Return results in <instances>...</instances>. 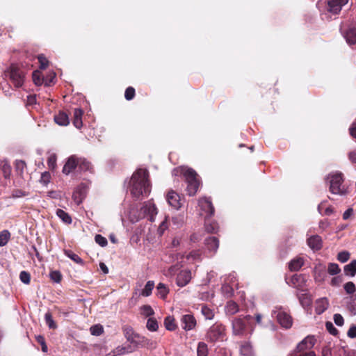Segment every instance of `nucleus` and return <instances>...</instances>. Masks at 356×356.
I'll list each match as a JSON object with an SVG mask.
<instances>
[{"instance_id": "nucleus-46", "label": "nucleus", "mask_w": 356, "mask_h": 356, "mask_svg": "<svg viewBox=\"0 0 356 356\" xmlns=\"http://www.w3.org/2000/svg\"><path fill=\"white\" fill-rule=\"evenodd\" d=\"M90 333L91 334L94 336H99L101 334H102L104 330L103 327L101 325H92L90 329Z\"/></svg>"}, {"instance_id": "nucleus-21", "label": "nucleus", "mask_w": 356, "mask_h": 356, "mask_svg": "<svg viewBox=\"0 0 356 356\" xmlns=\"http://www.w3.org/2000/svg\"><path fill=\"white\" fill-rule=\"evenodd\" d=\"M314 280L316 282H322L326 277L325 268L321 265L316 266L314 268Z\"/></svg>"}, {"instance_id": "nucleus-59", "label": "nucleus", "mask_w": 356, "mask_h": 356, "mask_svg": "<svg viewBox=\"0 0 356 356\" xmlns=\"http://www.w3.org/2000/svg\"><path fill=\"white\" fill-rule=\"evenodd\" d=\"M84 194L81 193V195L77 194V193H73L72 198L76 204H79L82 202L84 199Z\"/></svg>"}, {"instance_id": "nucleus-38", "label": "nucleus", "mask_w": 356, "mask_h": 356, "mask_svg": "<svg viewBox=\"0 0 356 356\" xmlns=\"http://www.w3.org/2000/svg\"><path fill=\"white\" fill-rule=\"evenodd\" d=\"M197 356H208V347L204 342H199L197 348Z\"/></svg>"}, {"instance_id": "nucleus-48", "label": "nucleus", "mask_w": 356, "mask_h": 356, "mask_svg": "<svg viewBox=\"0 0 356 356\" xmlns=\"http://www.w3.org/2000/svg\"><path fill=\"white\" fill-rule=\"evenodd\" d=\"M19 279L22 282L28 284L30 283L31 275L28 272L23 270L19 274Z\"/></svg>"}, {"instance_id": "nucleus-49", "label": "nucleus", "mask_w": 356, "mask_h": 356, "mask_svg": "<svg viewBox=\"0 0 356 356\" xmlns=\"http://www.w3.org/2000/svg\"><path fill=\"white\" fill-rule=\"evenodd\" d=\"M95 241L101 247H105L108 243L107 239L100 234H97L95 236Z\"/></svg>"}, {"instance_id": "nucleus-47", "label": "nucleus", "mask_w": 356, "mask_h": 356, "mask_svg": "<svg viewBox=\"0 0 356 356\" xmlns=\"http://www.w3.org/2000/svg\"><path fill=\"white\" fill-rule=\"evenodd\" d=\"M350 258V253L348 251L340 252L337 255V259L341 262H346Z\"/></svg>"}, {"instance_id": "nucleus-17", "label": "nucleus", "mask_w": 356, "mask_h": 356, "mask_svg": "<svg viewBox=\"0 0 356 356\" xmlns=\"http://www.w3.org/2000/svg\"><path fill=\"white\" fill-rule=\"evenodd\" d=\"M191 279V273L189 270H181L177 276V284L183 287L187 285Z\"/></svg>"}, {"instance_id": "nucleus-60", "label": "nucleus", "mask_w": 356, "mask_h": 356, "mask_svg": "<svg viewBox=\"0 0 356 356\" xmlns=\"http://www.w3.org/2000/svg\"><path fill=\"white\" fill-rule=\"evenodd\" d=\"M74 193H77V194L81 195V193L84 194V197L86 195V186L84 184H81L74 191Z\"/></svg>"}, {"instance_id": "nucleus-58", "label": "nucleus", "mask_w": 356, "mask_h": 356, "mask_svg": "<svg viewBox=\"0 0 356 356\" xmlns=\"http://www.w3.org/2000/svg\"><path fill=\"white\" fill-rule=\"evenodd\" d=\"M33 80L35 85L40 86L43 83V79L40 77L39 72H34L33 73Z\"/></svg>"}, {"instance_id": "nucleus-41", "label": "nucleus", "mask_w": 356, "mask_h": 356, "mask_svg": "<svg viewBox=\"0 0 356 356\" xmlns=\"http://www.w3.org/2000/svg\"><path fill=\"white\" fill-rule=\"evenodd\" d=\"M147 328L148 330L151 332H155L159 328V325L157 321L154 318H149L147 321L146 325Z\"/></svg>"}, {"instance_id": "nucleus-63", "label": "nucleus", "mask_w": 356, "mask_h": 356, "mask_svg": "<svg viewBox=\"0 0 356 356\" xmlns=\"http://www.w3.org/2000/svg\"><path fill=\"white\" fill-rule=\"evenodd\" d=\"M353 213V209H348L343 214V219L348 220Z\"/></svg>"}, {"instance_id": "nucleus-27", "label": "nucleus", "mask_w": 356, "mask_h": 356, "mask_svg": "<svg viewBox=\"0 0 356 356\" xmlns=\"http://www.w3.org/2000/svg\"><path fill=\"white\" fill-rule=\"evenodd\" d=\"M298 298L302 307H309L312 304V298L307 293H298Z\"/></svg>"}, {"instance_id": "nucleus-16", "label": "nucleus", "mask_w": 356, "mask_h": 356, "mask_svg": "<svg viewBox=\"0 0 356 356\" xmlns=\"http://www.w3.org/2000/svg\"><path fill=\"white\" fill-rule=\"evenodd\" d=\"M291 282L293 287L300 290L302 292L304 291L303 288L305 286L306 278L303 275L296 274L293 275L291 278Z\"/></svg>"}, {"instance_id": "nucleus-50", "label": "nucleus", "mask_w": 356, "mask_h": 356, "mask_svg": "<svg viewBox=\"0 0 356 356\" xmlns=\"http://www.w3.org/2000/svg\"><path fill=\"white\" fill-rule=\"evenodd\" d=\"M135 96V89L132 87H128L124 92V97L127 100H131Z\"/></svg>"}, {"instance_id": "nucleus-6", "label": "nucleus", "mask_w": 356, "mask_h": 356, "mask_svg": "<svg viewBox=\"0 0 356 356\" xmlns=\"http://www.w3.org/2000/svg\"><path fill=\"white\" fill-rule=\"evenodd\" d=\"M6 74L9 76L10 81L16 88L22 86L25 75L24 72L19 67L12 65L6 72Z\"/></svg>"}, {"instance_id": "nucleus-22", "label": "nucleus", "mask_w": 356, "mask_h": 356, "mask_svg": "<svg viewBox=\"0 0 356 356\" xmlns=\"http://www.w3.org/2000/svg\"><path fill=\"white\" fill-rule=\"evenodd\" d=\"M134 350L131 346H118L116 348L110 352L106 356H120L127 353H131Z\"/></svg>"}, {"instance_id": "nucleus-26", "label": "nucleus", "mask_w": 356, "mask_h": 356, "mask_svg": "<svg viewBox=\"0 0 356 356\" xmlns=\"http://www.w3.org/2000/svg\"><path fill=\"white\" fill-rule=\"evenodd\" d=\"M343 35L348 44L352 45L356 43V28H350Z\"/></svg>"}, {"instance_id": "nucleus-14", "label": "nucleus", "mask_w": 356, "mask_h": 356, "mask_svg": "<svg viewBox=\"0 0 356 356\" xmlns=\"http://www.w3.org/2000/svg\"><path fill=\"white\" fill-rule=\"evenodd\" d=\"M279 323L285 328H289L292 325V318L289 314L284 311H280L276 315Z\"/></svg>"}, {"instance_id": "nucleus-9", "label": "nucleus", "mask_w": 356, "mask_h": 356, "mask_svg": "<svg viewBox=\"0 0 356 356\" xmlns=\"http://www.w3.org/2000/svg\"><path fill=\"white\" fill-rule=\"evenodd\" d=\"M140 212L144 217H147L149 221L153 222L157 214V209L153 202L149 201L144 203Z\"/></svg>"}, {"instance_id": "nucleus-52", "label": "nucleus", "mask_w": 356, "mask_h": 356, "mask_svg": "<svg viewBox=\"0 0 356 356\" xmlns=\"http://www.w3.org/2000/svg\"><path fill=\"white\" fill-rule=\"evenodd\" d=\"M38 58L40 65V68L42 70L45 69L48 66L49 63L47 58L44 55L41 54L38 56Z\"/></svg>"}, {"instance_id": "nucleus-24", "label": "nucleus", "mask_w": 356, "mask_h": 356, "mask_svg": "<svg viewBox=\"0 0 356 356\" xmlns=\"http://www.w3.org/2000/svg\"><path fill=\"white\" fill-rule=\"evenodd\" d=\"M83 114V111L81 108H76L74 111L73 124L77 129H80L83 125V123H82Z\"/></svg>"}, {"instance_id": "nucleus-42", "label": "nucleus", "mask_w": 356, "mask_h": 356, "mask_svg": "<svg viewBox=\"0 0 356 356\" xmlns=\"http://www.w3.org/2000/svg\"><path fill=\"white\" fill-rule=\"evenodd\" d=\"M140 314L145 317H148L153 316L154 312L150 305H145L140 307Z\"/></svg>"}, {"instance_id": "nucleus-44", "label": "nucleus", "mask_w": 356, "mask_h": 356, "mask_svg": "<svg viewBox=\"0 0 356 356\" xmlns=\"http://www.w3.org/2000/svg\"><path fill=\"white\" fill-rule=\"evenodd\" d=\"M341 269L337 264L330 263L327 267V273L331 275H335L340 273Z\"/></svg>"}, {"instance_id": "nucleus-8", "label": "nucleus", "mask_w": 356, "mask_h": 356, "mask_svg": "<svg viewBox=\"0 0 356 356\" xmlns=\"http://www.w3.org/2000/svg\"><path fill=\"white\" fill-rule=\"evenodd\" d=\"M199 207H200L201 216H204L205 218L211 217L214 213V208L212 205L211 201L209 198L202 197L199 200Z\"/></svg>"}, {"instance_id": "nucleus-54", "label": "nucleus", "mask_w": 356, "mask_h": 356, "mask_svg": "<svg viewBox=\"0 0 356 356\" xmlns=\"http://www.w3.org/2000/svg\"><path fill=\"white\" fill-rule=\"evenodd\" d=\"M2 170H3V172L4 177L6 179L9 178L10 175V172H11V167H10V165L7 162H6L3 165Z\"/></svg>"}, {"instance_id": "nucleus-28", "label": "nucleus", "mask_w": 356, "mask_h": 356, "mask_svg": "<svg viewBox=\"0 0 356 356\" xmlns=\"http://www.w3.org/2000/svg\"><path fill=\"white\" fill-rule=\"evenodd\" d=\"M345 275L353 277L356 274V259L346 265L343 268Z\"/></svg>"}, {"instance_id": "nucleus-10", "label": "nucleus", "mask_w": 356, "mask_h": 356, "mask_svg": "<svg viewBox=\"0 0 356 356\" xmlns=\"http://www.w3.org/2000/svg\"><path fill=\"white\" fill-rule=\"evenodd\" d=\"M316 339L313 336H307L296 346V352H308L314 347Z\"/></svg>"}, {"instance_id": "nucleus-61", "label": "nucleus", "mask_w": 356, "mask_h": 356, "mask_svg": "<svg viewBox=\"0 0 356 356\" xmlns=\"http://www.w3.org/2000/svg\"><path fill=\"white\" fill-rule=\"evenodd\" d=\"M37 341L38 343H40L42 346V350L43 352H47V346L45 343V341H44V339L43 337L39 335L37 337Z\"/></svg>"}, {"instance_id": "nucleus-57", "label": "nucleus", "mask_w": 356, "mask_h": 356, "mask_svg": "<svg viewBox=\"0 0 356 356\" xmlns=\"http://www.w3.org/2000/svg\"><path fill=\"white\" fill-rule=\"evenodd\" d=\"M334 323L338 326H342L344 323V320L343 316L339 314H335L334 315Z\"/></svg>"}, {"instance_id": "nucleus-5", "label": "nucleus", "mask_w": 356, "mask_h": 356, "mask_svg": "<svg viewBox=\"0 0 356 356\" xmlns=\"http://www.w3.org/2000/svg\"><path fill=\"white\" fill-rule=\"evenodd\" d=\"M250 318V315L234 318L232 321V334L235 336L243 337L245 333L246 321Z\"/></svg>"}, {"instance_id": "nucleus-36", "label": "nucleus", "mask_w": 356, "mask_h": 356, "mask_svg": "<svg viewBox=\"0 0 356 356\" xmlns=\"http://www.w3.org/2000/svg\"><path fill=\"white\" fill-rule=\"evenodd\" d=\"M201 312L202 315L207 320H211L214 317V312L210 309L207 305H202L201 307Z\"/></svg>"}, {"instance_id": "nucleus-55", "label": "nucleus", "mask_w": 356, "mask_h": 356, "mask_svg": "<svg viewBox=\"0 0 356 356\" xmlns=\"http://www.w3.org/2000/svg\"><path fill=\"white\" fill-rule=\"evenodd\" d=\"M325 327L327 330L332 335H337L338 334V330L336 329V327L334 326L332 323L331 322H327L325 323Z\"/></svg>"}, {"instance_id": "nucleus-1", "label": "nucleus", "mask_w": 356, "mask_h": 356, "mask_svg": "<svg viewBox=\"0 0 356 356\" xmlns=\"http://www.w3.org/2000/svg\"><path fill=\"white\" fill-rule=\"evenodd\" d=\"M148 176L146 169H138L133 173L129 181V189L133 197L140 199L149 194L150 184Z\"/></svg>"}, {"instance_id": "nucleus-62", "label": "nucleus", "mask_w": 356, "mask_h": 356, "mask_svg": "<svg viewBox=\"0 0 356 356\" xmlns=\"http://www.w3.org/2000/svg\"><path fill=\"white\" fill-rule=\"evenodd\" d=\"M347 335L350 338H352V339L355 338L356 337V326H355V325L351 326L347 332Z\"/></svg>"}, {"instance_id": "nucleus-34", "label": "nucleus", "mask_w": 356, "mask_h": 356, "mask_svg": "<svg viewBox=\"0 0 356 356\" xmlns=\"http://www.w3.org/2000/svg\"><path fill=\"white\" fill-rule=\"evenodd\" d=\"M157 295L162 299H165L169 293V289L165 284L159 283L156 286Z\"/></svg>"}, {"instance_id": "nucleus-2", "label": "nucleus", "mask_w": 356, "mask_h": 356, "mask_svg": "<svg viewBox=\"0 0 356 356\" xmlns=\"http://www.w3.org/2000/svg\"><path fill=\"white\" fill-rule=\"evenodd\" d=\"M182 175L187 183L186 190L190 196L195 195L197 193L200 182L197 179V173L191 168L185 167H180L175 168L172 171V175H177L178 174Z\"/></svg>"}, {"instance_id": "nucleus-64", "label": "nucleus", "mask_w": 356, "mask_h": 356, "mask_svg": "<svg viewBox=\"0 0 356 356\" xmlns=\"http://www.w3.org/2000/svg\"><path fill=\"white\" fill-rule=\"evenodd\" d=\"M350 134L353 138H356V122L350 128Z\"/></svg>"}, {"instance_id": "nucleus-33", "label": "nucleus", "mask_w": 356, "mask_h": 356, "mask_svg": "<svg viewBox=\"0 0 356 356\" xmlns=\"http://www.w3.org/2000/svg\"><path fill=\"white\" fill-rule=\"evenodd\" d=\"M186 259L191 263L201 261V252L200 250H193L187 256Z\"/></svg>"}, {"instance_id": "nucleus-35", "label": "nucleus", "mask_w": 356, "mask_h": 356, "mask_svg": "<svg viewBox=\"0 0 356 356\" xmlns=\"http://www.w3.org/2000/svg\"><path fill=\"white\" fill-rule=\"evenodd\" d=\"M64 254L70 259H71L72 261H74L75 263L83 265V259L79 257L76 254L74 253L72 250H65Z\"/></svg>"}, {"instance_id": "nucleus-43", "label": "nucleus", "mask_w": 356, "mask_h": 356, "mask_svg": "<svg viewBox=\"0 0 356 356\" xmlns=\"http://www.w3.org/2000/svg\"><path fill=\"white\" fill-rule=\"evenodd\" d=\"M44 320L49 329H56L57 327L50 312H47L44 314Z\"/></svg>"}, {"instance_id": "nucleus-4", "label": "nucleus", "mask_w": 356, "mask_h": 356, "mask_svg": "<svg viewBox=\"0 0 356 356\" xmlns=\"http://www.w3.org/2000/svg\"><path fill=\"white\" fill-rule=\"evenodd\" d=\"M225 334V327L219 323H216L207 331L206 339L211 342L222 340Z\"/></svg>"}, {"instance_id": "nucleus-53", "label": "nucleus", "mask_w": 356, "mask_h": 356, "mask_svg": "<svg viewBox=\"0 0 356 356\" xmlns=\"http://www.w3.org/2000/svg\"><path fill=\"white\" fill-rule=\"evenodd\" d=\"M27 195H28V193H26V191L20 190V189H17V190H15L13 191L11 197L12 198H19V197H24Z\"/></svg>"}, {"instance_id": "nucleus-30", "label": "nucleus", "mask_w": 356, "mask_h": 356, "mask_svg": "<svg viewBox=\"0 0 356 356\" xmlns=\"http://www.w3.org/2000/svg\"><path fill=\"white\" fill-rule=\"evenodd\" d=\"M238 312V305L233 302L229 301L225 306V312L229 315H234Z\"/></svg>"}, {"instance_id": "nucleus-7", "label": "nucleus", "mask_w": 356, "mask_h": 356, "mask_svg": "<svg viewBox=\"0 0 356 356\" xmlns=\"http://www.w3.org/2000/svg\"><path fill=\"white\" fill-rule=\"evenodd\" d=\"M123 332L127 340L136 348L139 345L143 343L145 341V337L140 336L136 333L133 328L126 325L123 327Z\"/></svg>"}, {"instance_id": "nucleus-39", "label": "nucleus", "mask_w": 356, "mask_h": 356, "mask_svg": "<svg viewBox=\"0 0 356 356\" xmlns=\"http://www.w3.org/2000/svg\"><path fill=\"white\" fill-rule=\"evenodd\" d=\"M78 168L81 171H87L90 169V163L84 158L79 157Z\"/></svg>"}, {"instance_id": "nucleus-25", "label": "nucleus", "mask_w": 356, "mask_h": 356, "mask_svg": "<svg viewBox=\"0 0 356 356\" xmlns=\"http://www.w3.org/2000/svg\"><path fill=\"white\" fill-rule=\"evenodd\" d=\"M54 121L60 126H67L70 123L68 115L61 111L54 116Z\"/></svg>"}, {"instance_id": "nucleus-19", "label": "nucleus", "mask_w": 356, "mask_h": 356, "mask_svg": "<svg viewBox=\"0 0 356 356\" xmlns=\"http://www.w3.org/2000/svg\"><path fill=\"white\" fill-rule=\"evenodd\" d=\"M307 245L313 250H318L322 248V239L318 235H314L307 239Z\"/></svg>"}, {"instance_id": "nucleus-56", "label": "nucleus", "mask_w": 356, "mask_h": 356, "mask_svg": "<svg viewBox=\"0 0 356 356\" xmlns=\"http://www.w3.org/2000/svg\"><path fill=\"white\" fill-rule=\"evenodd\" d=\"M51 279L56 283H58L61 280V275L59 271H52L50 273Z\"/></svg>"}, {"instance_id": "nucleus-32", "label": "nucleus", "mask_w": 356, "mask_h": 356, "mask_svg": "<svg viewBox=\"0 0 356 356\" xmlns=\"http://www.w3.org/2000/svg\"><path fill=\"white\" fill-rule=\"evenodd\" d=\"M164 325L166 330L169 331H173L177 328V324L175 323L174 317L168 316L164 319Z\"/></svg>"}, {"instance_id": "nucleus-15", "label": "nucleus", "mask_w": 356, "mask_h": 356, "mask_svg": "<svg viewBox=\"0 0 356 356\" xmlns=\"http://www.w3.org/2000/svg\"><path fill=\"white\" fill-rule=\"evenodd\" d=\"M167 202L169 205L175 209H178L181 207L180 197L178 193L174 191L168 192L166 196Z\"/></svg>"}, {"instance_id": "nucleus-31", "label": "nucleus", "mask_w": 356, "mask_h": 356, "mask_svg": "<svg viewBox=\"0 0 356 356\" xmlns=\"http://www.w3.org/2000/svg\"><path fill=\"white\" fill-rule=\"evenodd\" d=\"M154 288V282L148 281L144 289L141 291L140 295L144 297H148L152 294V290Z\"/></svg>"}, {"instance_id": "nucleus-18", "label": "nucleus", "mask_w": 356, "mask_h": 356, "mask_svg": "<svg viewBox=\"0 0 356 356\" xmlns=\"http://www.w3.org/2000/svg\"><path fill=\"white\" fill-rule=\"evenodd\" d=\"M207 249L214 254L219 247V240L215 236L207 238L204 241Z\"/></svg>"}, {"instance_id": "nucleus-11", "label": "nucleus", "mask_w": 356, "mask_h": 356, "mask_svg": "<svg viewBox=\"0 0 356 356\" xmlns=\"http://www.w3.org/2000/svg\"><path fill=\"white\" fill-rule=\"evenodd\" d=\"M348 2V0H327V10L329 13H331L334 15H337L339 13V12L342 9V7L347 4Z\"/></svg>"}, {"instance_id": "nucleus-23", "label": "nucleus", "mask_w": 356, "mask_h": 356, "mask_svg": "<svg viewBox=\"0 0 356 356\" xmlns=\"http://www.w3.org/2000/svg\"><path fill=\"white\" fill-rule=\"evenodd\" d=\"M304 265V259L302 257H298L292 259L289 263V268L291 271H298Z\"/></svg>"}, {"instance_id": "nucleus-45", "label": "nucleus", "mask_w": 356, "mask_h": 356, "mask_svg": "<svg viewBox=\"0 0 356 356\" xmlns=\"http://www.w3.org/2000/svg\"><path fill=\"white\" fill-rule=\"evenodd\" d=\"M10 234L8 230H3L0 233V246L3 247L7 244L10 238Z\"/></svg>"}, {"instance_id": "nucleus-3", "label": "nucleus", "mask_w": 356, "mask_h": 356, "mask_svg": "<svg viewBox=\"0 0 356 356\" xmlns=\"http://www.w3.org/2000/svg\"><path fill=\"white\" fill-rule=\"evenodd\" d=\"M327 184L329 185L330 191L332 194L344 195L346 192L343 183V175L335 172L330 173L325 178Z\"/></svg>"}, {"instance_id": "nucleus-20", "label": "nucleus", "mask_w": 356, "mask_h": 356, "mask_svg": "<svg viewBox=\"0 0 356 356\" xmlns=\"http://www.w3.org/2000/svg\"><path fill=\"white\" fill-rule=\"evenodd\" d=\"M329 307V301L327 298H321L316 300L315 311L317 314H323Z\"/></svg>"}, {"instance_id": "nucleus-29", "label": "nucleus", "mask_w": 356, "mask_h": 356, "mask_svg": "<svg viewBox=\"0 0 356 356\" xmlns=\"http://www.w3.org/2000/svg\"><path fill=\"white\" fill-rule=\"evenodd\" d=\"M240 352L243 356H253V350L252 346L248 342H244L241 344Z\"/></svg>"}, {"instance_id": "nucleus-13", "label": "nucleus", "mask_w": 356, "mask_h": 356, "mask_svg": "<svg viewBox=\"0 0 356 356\" xmlns=\"http://www.w3.org/2000/svg\"><path fill=\"white\" fill-rule=\"evenodd\" d=\"M181 325L184 330H191L196 325V320L193 315L186 314L181 318Z\"/></svg>"}, {"instance_id": "nucleus-51", "label": "nucleus", "mask_w": 356, "mask_h": 356, "mask_svg": "<svg viewBox=\"0 0 356 356\" xmlns=\"http://www.w3.org/2000/svg\"><path fill=\"white\" fill-rule=\"evenodd\" d=\"M344 289L347 293L353 294L355 291L356 288L353 282H348L346 284H345Z\"/></svg>"}, {"instance_id": "nucleus-37", "label": "nucleus", "mask_w": 356, "mask_h": 356, "mask_svg": "<svg viewBox=\"0 0 356 356\" xmlns=\"http://www.w3.org/2000/svg\"><path fill=\"white\" fill-rule=\"evenodd\" d=\"M57 216L60 218L65 223L70 224L72 223V218L70 216L66 213L65 211L60 209H58L56 210Z\"/></svg>"}, {"instance_id": "nucleus-12", "label": "nucleus", "mask_w": 356, "mask_h": 356, "mask_svg": "<svg viewBox=\"0 0 356 356\" xmlns=\"http://www.w3.org/2000/svg\"><path fill=\"white\" fill-rule=\"evenodd\" d=\"M79 157L76 155L70 156L63 168V173L68 175L78 168Z\"/></svg>"}, {"instance_id": "nucleus-40", "label": "nucleus", "mask_w": 356, "mask_h": 356, "mask_svg": "<svg viewBox=\"0 0 356 356\" xmlns=\"http://www.w3.org/2000/svg\"><path fill=\"white\" fill-rule=\"evenodd\" d=\"M204 227H205L206 231L209 233H215V232H218V230L219 229V227H218V225L217 224V222H209L207 220H206L204 222Z\"/></svg>"}]
</instances>
